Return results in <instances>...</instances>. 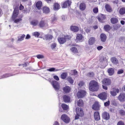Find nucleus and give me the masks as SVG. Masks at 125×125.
Returning <instances> with one entry per match:
<instances>
[{
    "label": "nucleus",
    "mask_w": 125,
    "mask_h": 125,
    "mask_svg": "<svg viewBox=\"0 0 125 125\" xmlns=\"http://www.w3.org/2000/svg\"><path fill=\"white\" fill-rule=\"evenodd\" d=\"M24 7L22 5H21L20 6V7H19V9L20 10H22L23 9Z\"/></svg>",
    "instance_id": "69168bd1"
},
{
    "label": "nucleus",
    "mask_w": 125,
    "mask_h": 125,
    "mask_svg": "<svg viewBox=\"0 0 125 125\" xmlns=\"http://www.w3.org/2000/svg\"><path fill=\"white\" fill-rule=\"evenodd\" d=\"M51 84L55 90L56 91H57L59 89L60 85L57 81L55 80L53 81Z\"/></svg>",
    "instance_id": "f03ea898"
},
{
    "label": "nucleus",
    "mask_w": 125,
    "mask_h": 125,
    "mask_svg": "<svg viewBox=\"0 0 125 125\" xmlns=\"http://www.w3.org/2000/svg\"><path fill=\"white\" fill-rule=\"evenodd\" d=\"M103 118L106 120H108L110 119V117L109 114L106 112H104L102 114Z\"/></svg>",
    "instance_id": "9b49d317"
},
{
    "label": "nucleus",
    "mask_w": 125,
    "mask_h": 125,
    "mask_svg": "<svg viewBox=\"0 0 125 125\" xmlns=\"http://www.w3.org/2000/svg\"><path fill=\"white\" fill-rule=\"evenodd\" d=\"M64 38H65V40L66 39H69L70 38H71V37L70 36H65V37H64Z\"/></svg>",
    "instance_id": "774afa93"
},
{
    "label": "nucleus",
    "mask_w": 125,
    "mask_h": 125,
    "mask_svg": "<svg viewBox=\"0 0 125 125\" xmlns=\"http://www.w3.org/2000/svg\"><path fill=\"white\" fill-rule=\"evenodd\" d=\"M61 106L64 110L66 111L68 110L69 108L68 105L64 104H62Z\"/></svg>",
    "instance_id": "cd10ccee"
},
{
    "label": "nucleus",
    "mask_w": 125,
    "mask_h": 125,
    "mask_svg": "<svg viewBox=\"0 0 125 125\" xmlns=\"http://www.w3.org/2000/svg\"><path fill=\"white\" fill-rule=\"evenodd\" d=\"M102 83L104 85H109L111 84L110 80L109 79L104 78L103 81Z\"/></svg>",
    "instance_id": "f8f14e48"
},
{
    "label": "nucleus",
    "mask_w": 125,
    "mask_h": 125,
    "mask_svg": "<svg viewBox=\"0 0 125 125\" xmlns=\"http://www.w3.org/2000/svg\"><path fill=\"white\" fill-rule=\"evenodd\" d=\"M93 12L95 13H97L98 12V8L95 7L93 9Z\"/></svg>",
    "instance_id": "5fc2aeb1"
},
{
    "label": "nucleus",
    "mask_w": 125,
    "mask_h": 125,
    "mask_svg": "<svg viewBox=\"0 0 125 125\" xmlns=\"http://www.w3.org/2000/svg\"><path fill=\"white\" fill-rule=\"evenodd\" d=\"M67 74L66 73H63L61 75V77L62 79H65L67 76Z\"/></svg>",
    "instance_id": "ea45409f"
},
{
    "label": "nucleus",
    "mask_w": 125,
    "mask_h": 125,
    "mask_svg": "<svg viewBox=\"0 0 125 125\" xmlns=\"http://www.w3.org/2000/svg\"><path fill=\"white\" fill-rule=\"evenodd\" d=\"M95 41V38L93 37H91L89 40L88 42L89 44L92 45L94 43Z\"/></svg>",
    "instance_id": "a878e982"
},
{
    "label": "nucleus",
    "mask_w": 125,
    "mask_h": 125,
    "mask_svg": "<svg viewBox=\"0 0 125 125\" xmlns=\"http://www.w3.org/2000/svg\"><path fill=\"white\" fill-rule=\"evenodd\" d=\"M119 92V90L118 89L113 88V90L110 91V94L113 96H115L117 94V93Z\"/></svg>",
    "instance_id": "9d476101"
},
{
    "label": "nucleus",
    "mask_w": 125,
    "mask_h": 125,
    "mask_svg": "<svg viewBox=\"0 0 125 125\" xmlns=\"http://www.w3.org/2000/svg\"><path fill=\"white\" fill-rule=\"evenodd\" d=\"M118 99L121 102L125 101V94L121 93L118 97Z\"/></svg>",
    "instance_id": "0eeeda50"
},
{
    "label": "nucleus",
    "mask_w": 125,
    "mask_h": 125,
    "mask_svg": "<svg viewBox=\"0 0 125 125\" xmlns=\"http://www.w3.org/2000/svg\"><path fill=\"white\" fill-rule=\"evenodd\" d=\"M100 38L102 42H104L106 39V36L104 33H101L100 35Z\"/></svg>",
    "instance_id": "f3484780"
},
{
    "label": "nucleus",
    "mask_w": 125,
    "mask_h": 125,
    "mask_svg": "<svg viewBox=\"0 0 125 125\" xmlns=\"http://www.w3.org/2000/svg\"><path fill=\"white\" fill-rule=\"evenodd\" d=\"M82 35L81 34H78L77 35L76 41L77 42H79L82 40Z\"/></svg>",
    "instance_id": "bb28decb"
},
{
    "label": "nucleus",
    "mask_w": 125,
    "mask_h": 125,
    "mask_svg": "<svg viewBox=\"0 0 125 125\" xmlns=\"http://www.w3.org/2000/svg\"><path fill=\"white\" fill-rule=\"evenodd\" d=\"M57 20V18L55 16H54L52 18L51 20L52 23H53Z\"/></svg>",
    "instance_id": "09e8293b"
},
{
    "label": "nucleus",
    "mask_w": 125,
    "mask_h": 125,
    "mask_svg": "<svg viewBox=\"0 0 125 125\" xmlns=\"http://www.w3.org/2000/svg\"><path fill=\"white\" fill-rule=\"evenodd\" d=\"M56 44L55 43H52L51 45V47L52 49H54L56 47Z\"/></svg>",
    "instance_id": "603ef678"
},
{
    "label": "nucleus",
    "mask_w": 125,
    "mask_h": 125,
    "mask_svg": "<svg viewBox=\"0 0 125 125\" xmlns=\"http://www.w3.org/2000/svg\"><path fill=\"white\" fill-rule=\"evenodd\" d=\"M76 114L80 116H82L84 115V113L82 109L80 108H76Z\"/></svg>",
    "instance_id": "423d86ee"
},
{
    "label": "nucleus",
    "mask_w": 125,
    "mask_h": 125,
    "mask_svg": "<svg viewBox=\"0 0 125 125\" xmlns=\"http://www.w3.org/2000/svg\"><path fill=\"white\" fill-rule=\"evenodd\" d=\"M86 92L84 90H81L77 93V96L78 98H82L84 97L86 95Z\"/></svg>",
    "instance_id": "7ed1b4c3"
},
{
    "label": "nucleus",
    "mask_w": 125,
    "mask_h": 125,
    "mask_svg": "<svg viewBox=\"0 0 125 125\" xmlns=\"http://www.w3.org/2000/svg\"><path fill=\"white\" fill-rule=\"evenodd\" d=\"M63 99L64 102L65 103H68L70 102V98L69 96L66 95H64L63 96Z\"/></svg>",
    "instance_id": "a211bd4d"
},
{
    "label": "nucleus",
    "mask_w": 125,
    "mask_h": 125,
    "mask_svg": "<svg viewBox=\"0 0 125 125\" xmlns=\"http://www.w3.org/2000/svg\"><path fill=\"white\" fill-rule=\"evenodd\" d=\"M38 26L41 28L47 27L48 25L47 22L45 21L41 20L39 22Z\"/></svg>",
    "instance_id": "1a4fd4ad"
},
{
    "label": "nucleus",
    "mask_w": 125,
    "mask_h": 125,
    "mask_svg": "<svg viewBox=\"0 0 125 125\" xmlns=\"http://www.w3.org/2000/svg\"><path fill=\"white\" fill-rule=\"evenodd\" d=\"M61 119L66 123H69L70 120L69 117L66 114L62 115L61 116Z\"/></svg>",
    "instance_id": "20e7f679"
},
{
    "label": "nucleus",
    "mask_w": 125,
    "mask_h": 125,
    "mask_svg": "<svg viewBox=\"0 0 125 125\" xmlns=\"http://www.w3.org/2000/svg\"><path fill=\"white\" fill-rule=\"evenodd\" d=\"M25 35L24 34H22L20 37H18V41H21L23 40L24 38L25 37Z\"/></svg>",
    "instance_id": "a18cd8bd"
},
{
    "label": "nucleus",
    "mask_w": 125,
    "mask_h": 125,
    "mask_svg": "<svg viewBox=\"0 0 125 125\" xmlns=\"http://www.w3.org/2000/svg\"><path fill=\"white\" fill-rule=\"evenodd\" d=\"M19 13V11L17 9H14L12 16V19H15L17 17Z\"/></svg>",
    "instance_id": "dca6fc26"
},
{
    "label": "nucleus",
    "mask_w": 125,
    "mask_h": 125,
    "mask_svg": "<svg viewBox=\"0 0 125 125\" xmlns=\"http://www.w3.org/2000/svg\"><path fill=\"white\" fill-rule=\"evenodd\" d=\"M98 97L101 100H104L107 99V94L105 92H103L99 94L98 95Z\"/></svg>",
    "instance_id": "39448f33"
},
{
    "label": "nucleus",
    "mask_w": 125,
    "mask_h": 125,
    "mask_svg": "<svg viewBox=\"0 0 125 125\" xmlns=\"http://www.w3.org/2000/svg\"><path fill=\"white\" fill-rule=\"evenodd\" d=\"M71 1L70 0H68L65 1L62 4V7L64 8H66L67 6L70 5Z\"/></svg>",
    "instance_id": "4468645a"
},
{
    "label": "nucleus",
    "mask_w": 125,
    "mask_h": 125,
    "mask_svg": "<svg viewBox=\"0 0 125 125\" xmlns=\"http://www.w3.org/2000/svg\"><path fill=\"white\" fill-rule=\"evenodd\" d=\"M58 40L59 43L61 44H63L66 41L65 38L63 37L59 38Z\"/></svg>",
    "instance_id": "5701e85b"
},
{
    "label": "nucleus",
    "mask_w": 125,
    "mask_h": 125,
    "mask_svg": "<svg viewBox=\"0 0 125 125\" xmlns=\"http://www.w3.org/2000/svg\"><path fill=\"white\" fill-rule=\"evenodd\" d=\"M117 125H124V123L121 121H119L117 123Z\"/></svg>",
    "instance_id": "6e6d98bb"
},
{
    "label": "nucleus",
    "mask_w": 125,
    "mask_h": 125,
    "mask_svg": "<svg viewBox=\"0 0 125 125\" xmlns=\"http://www.w3.org/2000/svg\"><path fill=\"white\" fill-rule=\"evenodd\" d=\"M43 12L45 14L48 13L50 12L49 8L47 7H44L43 9Z\"/></svg>",
    "instance_id": "c85d7f7f"
},
{
    "label": "nucleus",
    "mask_w": 125,
    "mask_h": 125,
    "mask_svg": "<svg viewBox=\"0 0 125 125\" xmlns=\"http://www.w3.org/2000/svg\"><path fill=\"white\" fill-rule=\"evenodd\" d=\"M123 73V71L122 70H119L117 72L118 74H120Z\"/></svg>",
    "instance_id": "13d9d810"
},
{
    "label": "nucleus",
    "mask_w": 125,
    "mask_h": 125,
    "mask_svg": "<svg viewBox=\"0 0 125 125\" xmlns=\"http://www.w3.org/2000/svg\"><path fill=\"white\" fill-rule=\"evenodd\" d=\"M119 113L121 115H125V111L122 109H121L119 110Z\"/></svg>",
    "instance_id": "de8ad7c7"
},
{
    "label": "nucleus",
    "mask_w": 125,
    "mask_h": 125,
    "mask_svg": "<svg viewBox=\"0 0 125 125\" xmlns=\"http://www.w3.org/2000/svg\"><path fill=\"white\" fill-rule=\"evenodd\" d=\"M54 78L57 81H58L59 80V79L57 75H54L53 76Z\"/></svg>",
    "instance_id": "4d7b16f0"
},
{
    "label": "nucleus",
    "mask_w": 125,
    "mask_h": 125,
    "mask_svg": "<svg viewBox=\"0 0 125 125\" xmlns=\"http://www.w3.org/2000/svg\"><path fill=\"white\" fill-rule=\"evenodd\" d=\"M109 75L110 76L113 75L114 73V70L113 68H110L108 69L107 70Z\"/></svg>",
    "instance_id": "412c9836"
},
{
    "label": "nucleus",
    "mask_w": 125,
    "mask_h": 125,
    "mask_svg": "<svg viewBox=\"0 0 125 125\" xmlns=\"http://www.w3.org/2000/svg\"><path fill=\"white\" fill-rule=\"evenodd\" d=\"M61 70L60 69H56L54 68H52L47 69V71L50 72H56L60 70Z\"/></svg>",
    "instance_id": "f704fd0d"
},
{
    "label": "nucleus",
    "mask_w": 125,
    "mask_h": 125,
    "mask_svg": "<svg viewBox=\"0 0 125 125\" xmlns=\"http://www.w3.org/2000/svg\"><path fill=\"white\" fill-rule=\"evenodd\" d=\"M12 75V74L10 73H6L3 75L2 76V78H6Z\"/></svg>",
    "instance_id": "79ce46f5"
},
{
    "label": "nucleus",
    "mask_w": 125,
    "mask_h": 125,
    "mask_svg": "<svg viewBox=\"0 0 125 125\" xmlns=\"http://www.w3.org/2000/svg\"><path fill=\"white\" fill-rule=\"evenodd\" d=\"M100 106L98 102H95L93 105L92 108L94 110L98 111L100 110Z\"/></svg>",
    "instance_id": "6e6552de"
},
{
    "label": "nucleus",
    "mask_w": 125,
    "mask_h": 125,
    "mask_svg": "<svg viewBox=\"0 0 125 125\" xmlns=\"http://www.w3.org/2000/svg\"><path fill=\"white\" fill-rule=\"evenodd\" d=\"M38 21L37 20H34L31 22V24L34 26H36L38 23Z\"/></svg>",
    "instance_id": "e433bc0d"
},
{
    "label": "nucleus",
    "mask_w": 125,
    "mask_h": 125,
    "mask_svg": "<svg viewBox=\"0 0 125 125\" xmlns=\"http://www.w3.org/2000/svg\"><path fill=\"white\" fill-rule=\"evenodd\" d=\"M63 90L64 92L65 93H68L70 91L71 88L69 86H67L63 88Z\"/></svg>",
    "instance_id": "4be33fe9"
},
{
    "label": "nucleus",
    "mask_w": 125,
    "mask_h": 125,
    "mask_svg": "<svg viewBox=\"0 0 125 125\" xmlns=\"http://www.w3.org/2000/svg\"><path fill=\"white\" fill-rule=\"evenodd\" d=\"M77 104L78 106L82 107L83 106V100L81 99H80L77 101Z\"/></svg>",
    "instance_id": "72a5a7b5"
},
{
    "label": "nucleus",
    "mask_w": 125,
    "mask_h": 125,
    "mask_svg": "<svg viewBox=\"0 0 125 125\" xmlns=\"http://www.w3.org/2000/svg\"><path fill=\"white\" fill-rule=\"evenodd\" d=\"M119 12L121 15H123L125 13V8L122 7L120 9Z\"/></svg>",
    "instance_id": "7c9ffc66"
},
{
    "label": "nucleus",
    "mask_w": 125,
    "mask_h": 125,
    "mask_svg": "<svg viewBox=\"0 0 125 125\" xmlns=\"http://www.w3.org/2000/svg\"><path fill=\"white\" fill-rule=\"evenodd\" d=\"M66 79L71 84H73V83L74 81L70 76L68 77Z\"/></svg>",
    "instance_id": "c9c22d12"
},
{
    "label": "nucleus",
    "mask_w": 125,
    "mask_h": 125,
    "mask_svg": "<svg viewBox=\"0 0 125 125\" xmlns=\"http://www.w3.org/2000/svg\"><path fill=\"white\" fill-rule=\"evenodd\" d=\"M44 37L46 40H49L52 38V36L51 35L48 34L46 35Z\"/></svg>",
    "instance_id": "a19ab883"
},
{
    "label": "nucleus",
    "mask_w": 125,
    "mask_h": 125,
    "mask_svg": "<svg viewBox=\"0 0 125 125\" xmlns=\"http://www.w3.org/2000/svg\"><path fill=\"white\" fill-rule=\"evenodd\" d=\"M94 115L96 120L98 121L100 119V116L98 112H95L94 113Z\"/></svg>",
    "instance_id": "2eb2a0df"
},
{
    "label": "nucleus",
    "mask_w": 125,
    "mask_h": 125,
    "mask_svg": "<svg viewBox=\"0 0 125 125\" xmlns=\"http://www.w3.org/2000/svg\"><path fill=\"white\" fill-rule=\"evenodd\" d=\"M61 18L63 20L65 21L66 18V16L64 15H62L61 16Z\"/></svg>",
    "instance_id": "bf43d9fd"
},
{
    "label": "nucleus",
    "mask_w": 125,
    "mask_h": 125,
    "mask_svg": "<svg viewBox=\"0 0 125 125\" xmlns=\"http://www.w3.org/2000/svg\"><path fill=\"white\" fill-rule=\"evenodd\" d=\"M72 52L74 53H75L77 52L78 50L75 47H73L71 49Z\"/></svg>",
    "instance_id": "37998d69"
},
{
    "label": "nucleus",
    "mask_w": 125,
    "mask_h": 125,
    "mask_svg": "<svg viewBox=\"0 0 125 125\" xmlns=\"http://www.w3.org/2000/svg\"><path fill=\"white\" fill-rule=\"evenodd\" d=\"M100 61L101 62H102L104 63H106L107 62V60L105 57L103 56H102L100 58Z\"/></svg>",
    "instance_id": "473e14b6"
},
{
    "label": "nucleus",
    "mask_w": 125,
    "mask_h": 125,
    "mask_svg": "<svg viewBox=\"0 0 125 125\" xmlns=\"http://www.w3.org/2000/svg\"><path fill=\"white\" fill-rule=\"evenodd\" d=\"M110 104V102L109 101H108L104 103V105L105 106L107 107L109 106Z\"/></svg>",
    "instance_id": "864d4df0"
},
{
    "label": "nucleus",
    "mask_w": 125,
    "mask_h": 125,
    "mask_svg": "<svg viewBox=\"0 0 125 125\" xmlns=\"http://www.w3.org/2000/svg\"><path fill=\"white\" fill-rule=\"evenodd\" d=\"M53 125H59V124L57 121H55L54 122Z\"/></svg>",
    "instance_id": "0e129e2a"
},
{
    "label": "nucleus",
    "mask_w": 125,
    "mask_h": 125,
    "mask_svg": "<svg viewBox=\"0 0 125 125\" xmlns=\"http://www.w3.org/2000/svg\"><path fill=\"white\" fill-rule=\"evenodd\" d=\"M111 60L113 64H117L118 63V62L117 59L115 57H113L111 59Z\"/></svg>",
    "instance_id": "aec40b11"
},
{
    "label": "nucleus",
    "mask_w": 125,
    "mask_h": 125,
    "mask_svg": "<svg viewBox=\"0 0 125 125\" xmlns=\"http://www.w3.org/2000/svg\"><path fill=\"white\" fill-rule=\"evenodd\" d=\"M79 116H79L78 115H77L76 114L75 117V119L76 120L78 119L79 118Z\"/></svg>",
    "instance_id": "338daca9"
},
{
    "label": "nucleus",
    "mask_w": 125,
    "mask_h": 125,
    "mask_svg": "<svg viewBox=\"0 0 125 125\" xmlns=\"http://www.w3.org/2000/svg\"><path fill=\"white\" fill-rule=\"evenodd\" d=\"M79 8L80 10H84L86 8V5L84 3H81L79 6Z\"/></svg>",
    "instance_id": "393cba45"
},
{
    "label": "nucleus",
    "mask_w": 125,
    "mask_h": 125,
    "mask_svg": "<svg viewBox=\"0 0 125 125\" xmlns=\"http://www.w3.org/2000/svg\"><path fill=\"white\" fill-rule=\"evenodd\" d=\"M70 27L71 30L74 32H77L79 30L78 27L76 26H71Z\"/></svg>",
    "instance_id": "b1692460"
},
{
    "label": "nucleus",
    "mask_w": 125,
    "mask_h": 125,
    "mask_svg": "<svg viewBox=\"0 0 125 125\" xmlns=\"http://www.w3.org/2000/svg\"><path fill=\"white\" fill-rule=\"evenodd\" d=\"M103 48V47L102 46H98L97 47V49L98 50H101Z\"/></svg>",
    "instance_id": "052dcab7"
},
{
    "label": "nucleus",
    "mask_w": 125,
    "mask_h": 125,
    "mask_svg": "<svg viewBox=\"0 0 125 125\" xmlns=\"http://www.w3.org/2000/svg\"><path fill=\"white\" fill-rule=\"evenodd\" d=\"M84 84V83H83L82 81L80 82L78 84V85L79 86H82Z\"/></svg>",
    "instance_id": "680f3d73"
},
{
    "label": "nucleus",
    "mask_w": 125,
    "mask_h": 125,
    "mask_svg": "<svg viewBox=\"0 0 125 125\" xmlns=\"http://www.w3.org/2000/svg\"><path fill=\"white\" fill-rule=\"evenodd\" d=\"M104 29L105 30L108 32L111 29L110 26L108 25H106L104 26Z\"/></svg>",
    "instance_id": "4c0bfd02"
},
{
    "label": "nucleus",
    "mask_w": 125,
    "mask_h": 125,
    "mask_svg": "<svg viewBox=\"0 0 125 125\" xmlns=\"http://www.w3.org/2000/svg\"><path fill=\"white\" fill-rule=\"evenodd\" d=\"M30 36L29 34H27L25 38V39H28L30 38Z\"/></svg>",
    "instance_id": "e2e57ef3"
},
{
    "label": "nucleus",
    "mask_w": 125,
    "mask_h": 125,
    "mask_svg": "<svg viewBox=\"0 0 125 125\" xmlns=\"http://www.w3.org/2000/svg\"><path fill=\"white\" fill-rule=\"evenodd\" d=\"M42 2L41 1L38 2L36 4V6L37 8L40 10L41 9L42 5Z\"/></svg>",
    "instance_id": "2f4dec72"
},
{
    "label": "nucleus",
    "mask_w": 125,
    "mask_h": 125,
    "mask_svg": "<svg viewBox=\"0 0 125 125\" xmlns=\"http://www.w3.org/2000/svg\"><path fill=\"white\" fill-rule=\"evenodd\" d=\"M89 90L92 91H96L98 90L99 87L98 83L94 81H91L89 84Z\"/></svg>",
    "instance_id": "f257e3e1"
},
{
    "label": "nucleus",
    "mask_w": 125,
    "mask_h": 125,
    "mask_svg": "<svg viewBox=\"0 0 125 125\" xmlns=\"http://www.w3.org/2000/svg\"><path fill=\"white\" fill-rule=\"evenodd\" d=\"M14 21V22L15 23H17L19 21H21L22 19L21 18H20L19 19H12Z\"/></svg>",
    "instance_id": "49530a36"
},
{
    "label": "nucleus",
    "mask_w": 125,
    "mask_h": 125,
    "mask_svg": "<svg viewBox=\"0 0 125 125\" xmlns=\"http://www.w3.org/2000/svg\"><path fill=\"white\" fill-rule=\"evenodd\" d=\"M32 35L36 37H38L40 35V33L37 32H35L32 33Z\"/></svg>",
    "instance_id": "c03bdc74"
},
{
    "label": "nucleus",
    "mask_w": 125,
    "mask_h": 125,
    "mask_svg": "<svg viewBox=\"0 0 125 125\" xmlns=\"http://www.w3.org/2000/svg\"><path fill=\"white\" fill-rule=\"evenodd\" d=\"M37 58L39 59H42L44 58V56L42 55L39 54L36 56Z\"/></svg>",
    "instance_id": "3c124183"
},
{
    "label": "nucleus",
    "mask_w": 125,
    "mask_h": 125,
    "mask_svg": "<svg viewBox=\"0 0 125 125\" xmlns=\"http://www.w3.org/2000/svg\"><path fill=\"white\" fill-rule=\"evenodd\" d=\"M94 75V73L93 72H90L88 73L87 74V75L90 77H93Z\"/></svg>",
    "instance_id": "8fccbe9b"
},
{
    "label": "nucleus",
    "mask_w": 125,
    "mask_h": 125,
    "mask_svg": "<svg viewBox=\"0 0 125 125\" xmlns=\"http://www.w3.org/2000/svg\"><path fill=\"white\" fill-rule=\"evenodd\" d=\"M60 5L57 3L54 4V10H58L60 9Z\"/></svg>",
    "instance_id": "58836bf2"
},
{
    "label": "nucleus",
    "mask_w": 125,
    "mask_h": 125,
    "mask_svg": "<svg viewBox=\"0 0 125 125\" xmlns=\"http://www.w3.org/2000/svg\"><path fill=\"white\" fill-rule=\"evenodd\" d=\"M106 18L105 15L101 14L100 16L98 18V19L100 22L103 23L104 22V20Z\"/></svg>",
    "instance_id": "ddd939ff"
},
{
    "label": "nucleus",
    "mask_w": 125,
    "mask_h": 125,
    "mask_svg": "<svg viewBox=\"0 0 125 125\" xmlns=\"http://www.w3.org/2000/svg\"><path fill=\"white\" fill-rule=\"evenodd\" d=\"M105 8L106 10L109 12H110L112 11V9L110 6L108 4H106L105 6Z\"/></svg>",
    "instance_id": "6ab92c4d"
},
{
    "label": "nucleus",
    "mask_w": 125,
    "mask_h": 125,
    "mask_svg": "<svg viewBox=\"0 0 125 125\" xmlns=\"http://www.w3.org/2000/svg\"><path fill=\"white\" fill-rule=\"evenodd\" d=\"M118 20L117 18H112L111 19V21L113 24H115L118 22Z\"/></svg>",
    "instance_id": "c756f323"
}]
</instances>
